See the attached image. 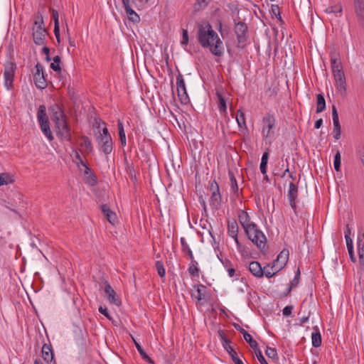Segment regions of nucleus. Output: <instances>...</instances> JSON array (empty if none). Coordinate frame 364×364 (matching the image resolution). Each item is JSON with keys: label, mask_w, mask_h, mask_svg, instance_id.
<instances>
[{"label": "nucleus", "mask_w": 364, "mask_h": 364, "mask_svg": "<svg viewBox=\"0 0 364 364\" xmlns=\"http://www.w3.org/2000/svg\"><path fill=\"white\" fill-rule=\"evenodd\" d=\"M197 39L203 48H209L211 53L215 56H221L223 53V42L218 33L213 31L211 25L198 26Z\"/></svg>", "instance_id": "1"}, {"label": "nucleus", "mask_w": 364, "mask_h": 364, "mask_svg": "<svg viewBox=\"0 0 364 364\" xmlns=\"http://www.w3.org/2000/svg\"><path fill=\"white\" fill-rule=\"evenodd\" d=\"M51 120L55 124L56 135L63 141H72V131L68 118L61 107L53 103L48 108Z\"/></svg>", "instance_id": "2"}, {"label": "nucleus", "mask_w": 364, "mask_h": 364, "mask_svg": "<svg viewBox=\"0 0 364 364\" xmlns=\"http://www.w3.org/2000/svg\"><path fill=\"white\" fill-rule=\"evenodd\" d=\"M238 220L247 237L259 249L263 250L266 247V237L255 223L250 222L247 212L240 210Z\"/></svg>", "instance_id": "3"}, {"label": "nucleus", "mask_w": 364, "mask_h": 364, "mask_svg": "<svg viewBox=\"0 0 364 364\" xmlns=\"http://www.w3.org/2000/svg\"><path fill=\"white\" fill-rule=\"evenodd\" d=\"M105 127L102 128V131L99 130L95 133V137L98 145L100 146L102 152L108 155L109 154L113 149V142L112 139L109 133L108 129L107 128L106 124L102 122Z\"/></svg>", "instance_id": "4"}, {"label": "nucleus", "mask_w": 364, "mask_h": 364, "mask_svg": "<svg viewBox=\"0 0 364 364\" xmlns=\"http://www.w3.org/2000/svg\"><path fill=\"white\" fill-rule=\"evenodd\" d=\"M37 119L41 132L49 141H52L54 139V136L50 130V122L46 114V107L44 105L39 106L37 112Z\"/></svg>", "instance_id": "5"}, {"label": "nucleus", "mask_w": 364, "mask_h": 364, "mask_svg": "<svg viewBox=\"0 0 364 364\" xmlns=\"http://www.w3.org/2000/svg\"><path fill=\"white\" fill-rule=\"evenodd\" d=\"M235 33L237 36L238 47L243 48L247 40V26L245 23L240 21L235 23Z\"/></svg>", "instance_id": "6"}, {"label": "nucleus", "mask_w": 364, "mask_h": 364, "mask_svg": "<svg viewBox=\"0 0 364 364\" xmlns=\"http://www.w3.org/2000/svg\"><path fill=\"white\" fill-rule=\"evenodd\" d=\"M16 69V65L14 62L7 61L4 65V84L8 90H10L13 87V82Z\"/></svg>", "instance_id": "7"}, {"label": "nucleus", "mask_w": 364, "mask_h": 364, "mask_svg": "<svg viewBox=\"0 0 364 364\" xmlns=\"http://www.w3.org/2000/svg\"><path fill=\"white\" fill-rule=\"evenodd\" d=\"M36 72L33 75V81L37 88L43 90L45 89L47 85V80L44 76L43 67L38 63L36 65Z\"/></svg>", "instance_id": "8"}, {"label": "nucleus", "mask_w": 364, "mask_h": 364, "mask_svg": "<svg viewBox=\"0 0 364 364\" xmlns=\"http://www.w3.org/2000/svg\"><path fill=\"white\" fill-rule=\"evenodd\" d=\"M262 122L265 124V126H264L262 128V134H263L264 136L267 138L271 134L273 135L274 132H271V130H272V129H273L274 127L275 122H276V119H275V117H274V115L272 114H269V113L267 114L264 117Z\"/></svg>", "instance_id": "9"}, {"label": "nucleus", "mask_w": 364, "mask_h": 364, "mask_svg": "<svg viewBox=\"0 0 364 364\" xmlns=\"http://www.w3.org/2000/svg\"><path fill=\"white\" fill-rule=\"evenodd\" d=\"M353 9L359 25L364 30V0H353Z\"/></svg>", "instance_id": "10"}, {"label": "nucleus", "mask_w": 364, "mask_h": 364, "mask_svg": "<svg viewBox=\"0 0 364 364\" xmlns=\"http://www.w3.org/2000/svg\"><path fill=\"white\" fill-rule=\"evenodd\" d=\"M176 87L178 96L182 102H186V101L188 99V96L186 92L185 82L183 75L179 73L176 76Z\"/></svg>", "instance_id": "11"}, {"label": "nucleus", "mask_w": 364, "mask_h": 364, "mask_svg": "<svg viewBox=\"0 0 364 364\" xmlns=\"http://www.w3.org/2000/svg\"><path fill=\"white\" fill-rule=\"evenodd\" d=\"M289 259V251L287 250H283L277 255V259L273 262V266L272 269H277V272L282 269L287 264Z\"/></svg>", "instance_id": "12"}, {"label": "nucleus", "mask_w": 364, "mask_h": 364, "mask_svg": "<svg viewBox=\"0 0 364 364\" xmlns=\"http://www.w3.org/2000/svg\"><path fill=\"white\" fill-rule=\"evenodd\" d=\"M298 185L294 183L293 181L289 183V190H288V199L289 202V205L291 208L296 212V199L298 196Z\"/></svg>", "instance_id": "13"}, {"label": "nucleus", "mask_w": 364, "mask_h": 364, "mask_svg": "<svg viewBox=\"0 0 364 364\" xmlns=\"http://www.w3.org/2000/svg\"><path fill=\"white\" fill-rule=\"evenodd\" d=\"M46 33L47 31L44 27H33V38L34 43L38 46L44 45Z\"/></svg>", "instance_id": "14"}, {"label": "nucleus", "mask_w": 364, "mask_h": 364, "mask_svg": "<svg viewBox=\"0 0 364 364\" xmlns=\"http://www.w3.org/2000/svg\"><path fill=\"white\" fill-rule=\"evenodd\" d=\"M228 233L230 237H232L237 245V249L240 250L242 244L240 242L237 237L238 234V225L235 220L228 221Z\"/></svg>", "instance_id": "15"}, {"label": "nucleus", "mask_w": 364, "mask_h": 364, "mask_svg": "<svg viewBox=\"0 0 364 364\" xmlns=\"http://www.w3.org/2000/svg\"><path fill=\"white\" fill-rule=\"evenodd\" d=\"M41 355L46 363L50 364L53 361L54 364H57L54 360V353L50 344H43L41 350Z\"/></svg>", "instance_id": "16"}, {"label": "nucleus", "mask_w": 364, "mask_h": 364, "mask_svg": "<svg viewBox=\"0 0 364 364\" xmlns=\"http://www.w3.org/2000/svg\"><path fill=\"white\" fill-rule=\"evenodd\" d=\"M332 118L333 123V137L335 139L338 140L341 137V125L338 111L335 105L332 106Z\"/></svg>", "instance_id": "17"}, {"label": "nucleus", "mask_w": 364, "mask_h": 364, "mask_svg": "<svg viewBox=\"0 0 364 364\" xmlns=\"http://www.w3.org/2000/svg\"><path fill=\"white\" fill-rule=\"evenodd\" d=\"M125 12L129 21L133 23H138L140 21L139 16L132 9L129 0H122Z\"/></svg>", "instance_id": "18"}, {"label": "nucleus", "mask_w": 364, "mask_h": 364, "mask_svg": "<svg viewBox=\"0 0 364 364\" xmlns=\"http://www.w3.org/2000/svg\"><path fill=\"white\" fill-rule=\"evenodd\" d=\"M101 210L106 220L112 225L117 222V217L114 212L110 210L109 207L106 205H101Z\"/></svg>", "instance_id": "19"}, {"label": "nucleus", "mask_w": 364, "mask_h": 364, "mask_svg": "<svg viewBox=\"0 0 364 364\" xmlns=\"http://www.w3.org/2000/svg\"><path fill=\"white\" fill-rule=\"evenodd\" d=\"M193 289L196 292L191 294V296L196 299L198 301H201L205 299L207 287L203 284H195Z\"/></svg>", "instance_id": "20"}, {"label": "nucleus", "mask_w": 364, "mask_h": 364, "mask_svg": "<svg viewBox=\"0 0 364 364\" xmlns=\"http://www.w3.org/2000/svg\"><path fill=\"white\" fill-rule=\"evenodd\" d=\"M250 272L257 277H262L264 276V270L259 262L257 261L251 262L249 264Z\"/></svg>", "instance_id": "21"}, {"label": "nucleus", "mask_w": 364, "mask_h": 364, "mask_svg": "<svg viewBox=\"0 0 364 364\" xmlns=\"http://www.w3.org/2000/svg\"><path fill=\"white\" fill-rule=\"evenodd\" d=\"M358 251L360 262L362 265H364V232L358 235Z\"/></svg>", "instance_id": "22"}, {"label": "nucleus", "mask_w": 364, "mask_h": 364, "mask_svg": "<svg viewBox=\"0 0 364 364\" xmlns=\"http://www.w3.org/2000/svg\"><path fill=\"white\" fill-rule=\"evenodd\" d=\"M335 85L339 94L342 97H346L347 95V85L346 77L336 80Z\"/></svg>", "instance_id": "23"}, {"label": "nucleus", "mask_w": 364, "mask_h": 364, "mask_svg": "<svg viewBox=\"0 0 364 364\" xmlns=\"http://www.w3.org/2000/svg\"><path fill=\"white\" fill-rule=\"evenodd\" d=\"M105 293L107 300L111 304H116V292L107 281L105 282Z\"/></svg>", "instance_id": "24"}, {"label": "nucleus", "mask_w": 364, "mask_h": 364, "mask_svg": "<svg viewBox=\"0 0 364 364\" xmlns=\"http://www.w3.org/2000/svg\"><path fill=\"white\" fill-rule=\"evenodd\" d=\"M313 330L314 331L311 333L312 346L315 348H318L321 345V336L317 326L314 327Z\"/></svg>", "instance_id": "25"}, {"label": "nucleus", "mask_w": 364, "mask_h": 364, "mask_svg": "<svg viewBox=\"0 0 364 364\" xmlns=\"http://www.w3.org/2000/svg\"><path fill=\"white\" fill-rule=\"evenodd\" d=\"M210 202L211 206L215 209H218L220 207L222 203V197L220 191H217L216 193H211Z\"/></svg>", "instance_id": "26"}, {"label": "nucleus", "mask_w": 364, "mask_h": 364, "mask_svg": "<svg viewBox=\"0 0 364 364\" xmlns=\"http://www.w3.org/2000/svg\"><path fill=\"white\" fill-rule=\"evenodd\" d=\"M132 340L134 343L135 347L141 356L142 359L146 362H149L151 364H154V360L147 355L144 348L141 347L139 343H138L134 338H132Z\"/></svg>", "instance_id": "27"}, {"label": "nucleus", "mask_w": 364, "mask_h": 364, "mask_svg": "<svg viewBox=\"0 0 364 364\" xmlns=\"http://www.w3.org/2000/svg\"><path fill=\"white\" fill-rule=\"evenodd\" d=\"M180 242H181V245L182 247V252L185 255H188V257L191 262H194V257H193V252H192L191 248L189 247L188 245L187 244L186 239L184 237H181L180 240Z\"/></svg>", "instance_id": "28"}, {"label": "nucleus", "mask_w": 364, "mask_h": 364, "mask_svg": "<svg viewBox=\"0 0 364 364\" xmlns=\"http://www.w3.org/2000/svg\"><path fill=\"white\" fill-rule=\"evenodd\" d=\"M316 113H320L326 109V100L323 94H318L316 96Z\"/></svg>", "instance_id": "29"}, {"label": "nucleus", "mask_w": 364, "mask_h": 364, "mask_svg": "<svg viewBox=\"0 0 364 364\" xmlns=\"http://www.w3.org/2000/svg\"><path fill=\"white\" fill-rule=\"evenodd\" d=\"M228 176L230 178V188L231 191L235 193L237 195L238 193V185L236 180V178L235 176V174L232 171L229 170L228 171Z\"/></svg>", "instance_id": "30"}, {"label": "nucleus", "mask_w": 364, "mask_h": 364, "mask_svg": "<svg viewBox=\"0 0 364 364\" xmlns=\"http://www.w3.org/2000/svg\"><path fill=\"white\" fill-rule=\"evenodd\" d=\"M299 279H300V269H299V268H298L293 280L291 282L290 285L287 290V292L284 294L286 296L288 295L291 292V291L293 288H295L298 286V284L299 283Z\"/></svg>", "instance_id": "31"}, {"label": "nucleus", "mask_w": 364, "mask_h": 364, "mask_svg": "<svg viewBox=\"0 0 364 364\" xmlns=\"http://www.w3.org/2000/svg\"><path fill=\"white\" fill-rule=\"evenodd\" d=\"M331 64L332 71L343 68L341 62L339 60L335 53H331Z\"/></svg>", "instance_id": "32"}, {"label": "nucleus", "mask_w": 364, "mask_h": 364, "mask_svg": "<svg viewBox=\"0 0 364 364\" xmlns=\"http://www.w3.org/2000/svg\"><path fill=\"white\" fill-rule=\"evenodd\" d=\"M343 11V7L341 4H338L333 6H329L326 9V12L328 14H335L337 16V14H339V16H341Z\"/></svg>", "instance_id": "33"}, {"label": "nucleus", "mask_w": 364, "mask_h": 364, "mask_svg": "<svg viewBox=\"0 0 364 364\" xmlns=\"http://www.w3.org/2000/svg\"><path fill=\"white\" fill-rule=\"evenodd\" d=\"M269 154L267 151L263 153L259 166L260 171L263 175L267 173V166L268 163Z\"/></svg>", "instance_id": "34"}, {"label": "nucleus", "mask_w": 364, "mask_h": 364, "mask_svg": "<svg viewBox=\"0 0 364 364\" xmlns=\"http://www.w3.org/2000/svg\"><path fill=\"white\" fill-rule=\"evenodd\" d=\"M217 96H218V109L220 112H223L224 114H226L227 113V105H226V102L224 99V97H223V95L220 93H217Z\"/></svg>", "instance_id": "35"}, {"label": "nucleus", "mask_w": 364, "mask_h": 364, "mask_svg": "<svg viewBox=\"0 0 364 364\" xmlns=\"http://www.w3.org/2000/svg\"><path fill=\"white\" fill-rule=\"evenodd\" d=\"M243 337L245 341L254 350L258 348V344L257 341L252 338V336L247 331L244 333Z\"/></svg>", "instance_id": "36"}, {"label": "nucleus", "mask_w": 364, "mask_h": 364, "mask_svg": "<svg viewBox=\"0 0 364 364\" xmlns=\"http://www.w3.org/2000/svg\"><path fill=\"white\" fill-rule=\"evenodd\" d=\"M61 58L59 55H56L53 58V63H50V68L58 73H61V67L60 65Z\"/></svg>", "instance_id": "37"}, {"label": "nucleus", "mask_w": 364, "mask_h": 364, "mask_svg": "<svg viewBox=\"0 0 364 364\" xmlns=\"http://www.w3.org/2000/svg\"><path fill=\"white\" fill-rule=\"evenodd\" d=\"M304 303H305V301H304L301 304V308H300V310H299V315H301L302 314V316L300 318V323H301V325H302V324L305 323L306 322H307L309 321V316H310V311H309L307 314H306L305 311H304Z\"/></svg>", "instance_id": "38"}, {"label": "nucleus", "mask_w": 364, "mask_h": 364, "mask_svg": "<svg viewBox=\"0 0 364 364\" xmlns=\"http://www.w3.org/2000/svg\"><path fill=\"white\" fill-rule=\"evenodd\" d=\"M236 121L240 127H242V128L245 127L246 128V121H245V114L240 109H239L237 112Z\"/></svg>", "instance_id": "39"}, {"label": "nucleus", "mask_w": 364, "mask_h": 364, "mask_svg": "<svg viewBox=\"0 0 364 364\" xmlns=\"http://www.w3.org/2000/svg\"><path fill=\"white\" fill-rule=\"evenodd\" d=\"M14 180L7 173H0V186L12 183Z\"/></svg>", "instance_id": "40"}, {"label": "nucleus", "mask_w": 364, "mask_h": 364, "mask_svg": "<svg viewBox=\"0 0 364 364\" xmlns=\"http://www.w3.org/2000/svg\"><path fill=\"white\" fill-rule=\"evenodd\" d=\"M192 264L189 267L188 271L192 277H198L199 269L198 268V262L194 259V262H191Z\"/></svg>", "instance_id": "41"}, {"label": "nucleus", "mask_w": 364, "mask_h": 364, "mask_svg": "<svg viewBox=\"0 0 364 364\" xmlns=\"http://www.w3.org/2000/svg\"><path fill=\"white\" fill-rule=\"evenodd\" d=\"M265 354L269 358L274 360H277L278 359L277 351L274 348L267 347L265 350Z\"/></svg>", "instance_id": "42"}, {"label": "nucleus", "mask_w": 364, "mask_h": 364, "mask_svg": "<svg viewBox=\"0 0 364 364\" xmlns=\"http://www.w3.org/2000/svg\"><path fill=\"white\" fill-rule=\"evenodd\" d=\"M155 267L157 270L158 274L161 278H164L166 274V270L164 264L161 261H156L155 263Z\"/></svg>", "instance_id": "43"}, {"label": "nucleus", "mask_w": 364, "mask_h": 364, "mask_svg": "<svg viewBox=\"0 0 364 364\" xmlns=\"http://www.w3.org/2000/svg\"><path fill=\"white\" fill-rule=\"evenodd\" d=\"M81 140L82 141L81 146H85L89 152H92L93 150V147H92V142H91L90 139H89V137L87 136H82Z\"/></svg>", "instance_id": "44"}, {"label": "nucleus", "mask_w": 364, "mask_h": 364, "mask_svg": "<svg viewBox=\"0 0 364 364\" xmlns=\"http://www.w3.org/2000/svg\"><path fill=\"white\" fill-rule=\"evenodd\" d=\"M210 0H196L194 4L195 11H199L205 9L209 4Z\"/></svg>", "instance_id": "45"}, {"label": "nucleus", "mask_w": 364, "mask_h": 364, "mask_svg": "<svg viewBox=\"0 0 364 364\" xmlns=\"http://www.w3.org/2000/svg\"><path fill=\"white\" fill-rule=\"evenodd\" d=\"M271 13L272 15L277 17L279 22L283 23V20L280 15L279 7L278 5H272Z\"/></svg>", "instance_id": "46"}, {"label": "nucleus", "mask_w": 364, "mask_h": 364, "mask_svg": "<svg viewBox=\"0 0 364 364\" xmlns=\"http://www.w3.org/2000/svg\"><path fill=\"white\" fill-rule=\"evenodd\" d=\"M223 347L226 350V351L228 353L230 356L231 357L232 360H234L235 358H237V352L232 348V347L228 344L223 343Z\"/></svg>", "instance_id": "47"}, {"label": "nucleus", "mask_w": 364, "mask_h": 364, "mask_svg": "<svg viewBox=\"0 0 364 364\" xmlns=\"http://www.w3.org/2000/svg\"><path fill=\"white\" fill-rule=\"evenodd\" d=\"M356 154L364 166V144H360L356 147Z\"/></svg>", "instance_id": "48"}, {"label": "nucleus", "mask_w": 364, "mask_h": 364, "mask_svg": "<svg viewBox=\"0 0 364 364\" xmlns=\"http://www.w3.org/2000/svg\"><path fill=\"white\" fill-rule=\"evenodd\" d=\"M333 166L336 171H340L341 170V154L339 151H337L336 155L334 156L333 160Z\"/></svg>", "instance_id": "49"}, {"label": "nucleus", "mask_w": 364, "mask_h": 364, "mask_svg": "<svg viewBox=\"0 0 364 364\" xmlns=\"http://www.w3.org/2000/svg\"><path fill=\"white\" fill-rule=\"evenodd\" d=\"M44 21L42 14L40 12H38L35 17L34 26L33 27L36 28L37 26L43 27Z\"/></svg>", "instance_id": "50"}, {"label": "nucleus", "mask_w": 364, "mask_h": 364, "mask_svg": "<svg viewBox=\"0 0 364 364\" xmlns=\"http://www.w3.org/2000/svg\"><path fill=\"white\" fill-rule=\"evenodd\" d=\"M255 352L258 361L260 363V364H268V363L265 360L264 357L263 356L260 349L257 348L256 350H255Z\"/></svg>", "instance_id": "51"}, {"label": "nucleus", "mask_w": 364, "mask_h": 364, "mask_svg": "<svg viewBox=\"0 0 364 364\" xmlns=\"http://www.w3.org/2000/svg\"><path fill=\"white\" fill-rule=\"evenodd\" d=\"M209 189L211 193H216L217 191H220L219 186L215 179L212 181H210Z\"/></svg>", "instance_id": "52"}, {"label": "nucleus", "mask_w": 364, "mask_h": 364, "mask_svg": "<svg viewBox=\"0 0 364 364\" xmlns=\"http://www.w3.org/2000/svg\"><path fill=\"white\" fill-rule=\"evenodd\" d=\"M182 46H186L188 43V33L186 29L182 31V41L181 42Z\"/></svg>", "instance_id": "53"}, {"label": "nucleus", "mask_w": 364, "mask_h": 364, "mask_svg": "<svg viewBox=\"0 0 364 364\" xmlns=\"http://www.w3.org/2000/svg\"><path fill=\"white\" fill-rule=\"evenodd\" d=\"M334 80L342 78L345 77V74L343 70V68L338 70H335L334 71H332Z\"/></svg>", "instance_id": "54"}, {"label": "nucleus", "mask_w": 364, "mask_h": 364, "mask_svg": "<svg viewBox=\"0 0 364 364\" xmlns=\"http://www.w3.org/2000/svg\"><path fill=\"white\" fill-rule=\"evenodd\" d=\"M74 155H75V160L74 161L77 164V166L81 164L82 166H85V162L82 159L78 151L74 150L73 151Z\"/></svg>", "instance_id": "55"}, {"label": "nucleus", "mask_w": 364, "mask_h": 364, "mask_svg": "<svg viewBox=\"0 0 364 364\" xmlns=\"http://www.w3.org/2000/svg\"><path fill=\"white\" fill-rule=\"evenodd\" d=\"M50 11L51 13L52 18L54 21V25L59 24V14L57 10L50 8Z\"/></svg>", "instance_id": "56"}, {"label": "nucleus", "mask_w": 364, "mask_h": 364, "mask_svg": "<svg viewBox=\"0 0 364 364\" xmlns=\"http://www.w3.org/2000/svg\"><path fill=\"white\" fill-rule=\"evenodd\" d=\"M87 183L91 186H95L97 183V178L96 176L92 173L90 174L87 179Z\"/></svg>", "instance_id": "57"}, {"label": "nucleus", "mask_w": 364, "mask_h": 364, "mask_svg": "<svg viewBox=\"0 0 364 364\" xmlns=\"http://www.w3.org/2000/svg\"><path fill=\"white\" fill-rule=\"evenodd\" d=\"M218 333L221 339L223 344L225 343L226 345V344H228L230 343V341L228 339L225 333H224V331L223 330H219Z\"/></svg>", "instance_id": "58"}, {"label": "nucleus", "mask_w": 364, "mask_h": 364, "mask_svg": "<svg viewBox=\"0 0 364 364\" xmlns=\"http://www.w3.org/2000/svg\"><path fill=\"white\" fill-rule=\"evenodd\" d=\"M292 309H293V306H285L283 309V311H282L283 315L285 316H288L291 315Z\"/></svg>", "instance_id": "59"}, {"label": "nucleus", "mask_w": 364, "mask_h": 364, "mask_svg": "<svg viewBox=\"0 0 364 364\" xmlns=\"http://www.w3.org/2000/svg\"><path fill=\"white\" fill-rule=\"evenodd\" d=\"M99 311L103 314L105 316H106L108 319L111 320L112 318L109 315V314L108 313V311L107 309V308H104L102 306H100L99 307Z\"/></svg>", "instance_id": "60"}, {"label": "nucleus", "mask_w": 364, "mask_h": 364, "mask_svg": "<svg viewBox=\"0 0 364 364\" xmlns=\"http://www.w3.org/2000/svg\"><path fill=\"white\" fill-rule=\"evenodd\" d=\"M263 270H264V274L267 277V278H271L272 277L274 274H277V269H275V272H271L269 271V269H267L266 267H264L262 268Z\"/></svg>", "instance_id": "61"}, {"label": "nucleus", "mask_w": 364, "mask_h": 364, "mask_svg": "<svg viewBox=\"0 0 364 364\" xmlns=\"http://www.w3.org/2000/svg\"><path fill=\"white\" fill-rule=\"evenodd\" d=\"M117 129H118V132H119V134H122L123 133H125L124 132V125H123V123L121 120H118L117 122Z\"/></svg>", "instance_id": "62"}, {"label": "nucleus", "mask_w": 364, "mask_h": 364, "mask_svg": "<svg viewBox=\"0 0 364 364\" xmlns=\"http://www.w3.org/2000/svg\"><path fill=\"white\" fill-rule=\"evenodd\" d=\"M119 140L121 142V144L122 146H124L126 145V135L125 133H123L122 134H119Z\"/></svg>", "instance_id": "63"}, {"label": "nucleus", "mask_w": 364, "mask_h": 364, "mask_svg": "<svg viewBox=\"0 0 364 364\" xmlns=\"http://www.w3.org/2000/svg\"><path fill=\"white\" fill-rule=\"evenodd\" d=\"M234 327L235 328L236 330H237L240 333H241L242 335H244V333H245L247 331L242 328L239 324H236L235 323L234 324Z\"/></svg>", "instance_id": "64"}]
</instances>
